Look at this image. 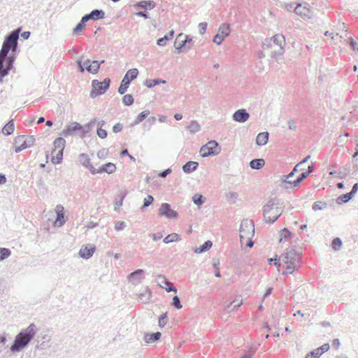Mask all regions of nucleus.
<instances>
[{"instance_id": "31", "label": "nucleus", "mask_w": 358, "mask_h": 358, "mask_svg": "<svg viewBox=\"0 0 358 358\" xmlns=\"http://www.w3.org/2000/svg\"><path fill=\"white\" fill-rule=\"evenodd\" d=\"M213 245L212 241L208 240L204 242L200 247L196 248L194 249V252L197 254L203 253L204 252L208 251Z\"/></svg>"}, {"instance_id": "7", "label": "nucleus", "mask_w": 358, "mask_h": 358, "mask_svg": "<svg viewBox=\"0 0 358 358\" xmlns=\"http://www.w3.org/2000/svg\"><path fill=\"white\" fill-rule=\"evenodd\" d=\"M138 74V71L137 69H129L126 74L124 75L123 79L121 81L120 85L118 87V92L120 94H124L127 88L129 87L130 83L131 80L136 78Z\"/></svg>"}, {"instance_id": "17", "label": "nucleus", "mask_w": 358, "mask_h": 358, "mask_svg": "<svg viewBox=\"0 0 358 358\" xmlns=\"http://www.w3.org/2000/svg\"><path fill=\"white\" fill-rule=\"evenodd\" d=\"M143 274L144 271L143 269H136L129 275V280L133 284L140 283L143 278Z\"/></svg>"}, {"instance_id": "57", "label": "nucleus", "mask_w": 358, "mask_h": 358, "mask_svg": "<svg viewBox=\"0 0 358 358\" xmlns=\"http://www.w3.org/2000/svg\"><path fill=\"white\" fill-rule=\"evenodd\" d=\"M96 133L98 136L101 138H106L108 135L106 130L103 129L102 128H97Z\"/></svg>"}, {"instance_id": "46", "label": "nucleus", "mask_w": 358, "mask_h": 358, "mask_svg": "<svg viewBox=\"0 0 358 358\" xmlns=\"http://www.w3.org/2000/svg\"><path fill=\"white\" fill-rule=\"evenodd\" d=\"M181 36H182V34H180L177 36L176 40L174 43V46H175L176 49L182 48L183 47H185L186 45V41H185L184 40L180 41H179V38Z\"/></svg>"}, {"instance_id": "11", "label": "nucleus", "mask_w": 358, "mask_h": 358, "mask_svg": "<svg viewBox=\"0 0 358 358\" xmlns=\"http://www.w3.org/2000/svg\"><path fill=\"white\" fill-rule=\"evenodd\" d=\"M229 25L228 24H222L219 28L218 33L213 37V41L217 45H220L224 38L229 35Z\"/></svg>"}, {"instance_id": "25", "label": "nucleus", "mask_w": 358, "mask_h": 358, "mask_svg": "<svg viewBox=\"0 0 358 358\" xmlns=\"http://www.w3.org/2000/svg\"><path fill=\"white\" fill-rule=\"evenodd\" d=\"M271 40L274 45L279 46L281 49H282L285 45V38L282 34H275L273 36Z\"/></svg>"}, {"instance_id": "44", "label": "nucleus", "mask_w": 358, "mask_h": 358, "mask_svg": "<svg viewBox=\"0 0 358 358\" xmlns=\"http://www.w3.org/2000/svg\"><path fill=\"white\" fill-rule=\"evenodd\" d=\"M192 201L196 205L201 206L205 202V198L202 194H196L192 197Z\"/></svg>"}, {"instance_id": "45", "label": "nucleus", "mask_w": 358, "mask_h": 358, "mask_svg": "<svg viewBox=\"0 0 358 358\" xmlns=\"http://www.w3.org/2000/svg\"><path fill=\"white\" fill-rule=\"evenodd\" d=\"M151 297V292L146 291L144 293H141L138 296V298L141 301H143V303H146L148 302Z\"/></svg>"}, {"instance_id": "14", "label": "nucleus", "mask_w": 358, "mask_h": 358, "mask_svg": "<svg viewBox=\"0 0 358 358\" xmlns=\"http://www.w3.org/2000/svg\"><path fill=\"white\" fill-rule=\"evenodd\" d=\"M105 17V13L101 9H94L92 10L90 13L85 15L82 18L83 21L86 22L90 20H98L101 19H103Z\"/></svg>"}, {"instance_id": "50", "label": "nucleus", "mask_w": 358, "mask_h": 358, "mask_svg": "<svg viewBox=\"0 0 358 358\" xmlns=\"http://www.w3.org/2000/svg\"><path fill=\"white\" fill-rule=\"evenodd\" d=\"M280 232H281L280 233V236L281 237H280V238L279 240L280 242H281L283 238L286 239V238H288L291 237L292 233L287 228H284L283 229L281 230Z\"/></svg>"}, {"instance_id": "64", "label": "nucleus", "mask_w": 358, "mask_h": 358, "mask_svg": "<svg viewBox=\"0 0 358 358\" xmlns=\"http://www.w3.org/2000/svg\"><path fill=\"white\" fill-rule=\"evenodd\" d=\"M107 154L108 150L106 149H102L97 152V157L99 159H104L106 157Z\"/></svg>"}, {"instance_id": "53", "label": "nucleus", "mask_w": 358, "mask_h": 358, "mask_svg": "<svg viewBox=\"0 0 358 358\" xmlns=\"http://www.w3.org/2000/svg\"><path fill=\"white\" fill-rule=\"evenodd\" d=\"M25 140H26V141H25L24 147L26 148H30L34 145V142H35V138L33 136H27V137L25 136Z\"/></svg>"}, {"instance_id": "30", "label": "nucleus", "mask_w": 358, "mask_h": 358, "mask_svg": "<svg viewBox=\"0 0 358 358\" xmlns=\"http://www.w3.org/2000/svg\"><path fill=\"white\" fill-rule=\"evenodd\" d=\"M65 144H66V141L64 140V138H62V137L57 138L53 142V145L55 147V148H54L55 152H57V150H64V149L65 148Z\"/></svg>"}, {"instance_id": "16", "label": "nucleus", "mask_w": 358, "mask_h": 358, "mask_svg": "<svg viewBox=\"0 0 358 358\" xmlns=\"http://www.w3.org/2000/svg\"><path fill=\"white\" fill-rule=\"evenodd\" d=\"M250 117L249 113L245 109H238L235 111L232 115V118L235 122L244 123L248 120Z\"/></svg>"}, {"instance_id": "40", "label": "nucleus", "mask_w": 358, "mask_h": 358, "mask_svg": "<svg viewBox=\"0 0 358 358\" xmlns=\"http://www.w3.org/2000/svg\"><path fill=\"white\" fill-rule=\"evenodd\" d=\"M104 62V60H101V62L94 60L91 61L92 66H90L92 68L90 71V73H96L100 68V65Z\"/></svg>"}, {"instance_id": "41", "label": "nucleus", "mask_w": 358, "mask_h": 358, "mask_svg": "<svg viewBox=\"0 0 358 358\" xmlns=\"http://www.w3.org/2000/svg\"><path fill=\"white\" fill-rule=\"evenodd\" d=\"M11 255V251L8 248H0V262L7 259Z\"/></svg>"}, {"instance_id": "21", "label": "nucleus", "mask_w": 358, "mask_h": 358, "mask_svg": "<svg viewBox=\"0 0 358 358\" xmlns=\"http://www.w3.org/2000/svg\"><path fill=\"white\" fill-rule=\"evenodd\" d=\"M269 134L267 131L259 133L256 138V143L258 145L262 146L267 143L268 140Z\"/></svg>"}, {"instance_id": "54", "label": "nucleus", "mask_w": 358, "mask_h": 358, "mask_svg": "<svg viewBox=\"0 0 358 358\" xmlns=\"http://www.w3.org/2000/svg\"><path fill=\"white\" fill-rule=\"evenodd\" d=\"M172 305L177 309H180L182 307L180 303V299L178 296H174L173 297Z\"/></svg>"}, {"instance_id": "60", "label": "nucleus", "mask_w": 358, "mask_h": 358, "mask_svg": "<svg viewBox=\"0 0 358 358\" xmlns=\"http://www.w3.org/2000/svg\"><path fill=\"white\" fill-rule=\"evenodd\" d=\"M207 23L206 22H201L199 23V33L201 34H203L206 31V29H207Z\"/></svg>"}, {"instance_id": "24", "label": "nucleus", "mask_w": 358, "mask_h": 358, "mask_svg": "<svg viewBox=\"0 0 358 358\" xmlns=\"http://www.w3.org/2000/svg\"><path fill=\"white\" fill-rule=\"evenodd\" d=\"M265 164V161L262 158L254 159L250 162V166L252 169L259 170Z\"/></svg>"}, {"instance_id": "52", "label": "nucleus", "mask_w": 358, "mask_h": 358, "mask_svg": "<svg viewBox=\"0 0 358 358\" xmlns=\"http://www.w3.org/2000/svg\"><path fill=\"white\" fill-rule=\"evenodd\" d=\"M153 201H154L153 196L151 195H148V196L144 199L143 205L142 206V210H143L145 208H147L149 206H150L152 204V203L153 202Z\"/></svg>"}, {"instance_id": "39", "label": "nucleus", "mask_w": 358, "mask_h": 358, "mask_svg": "<svg viewBox=\"0 0 358 358\" xmlns=\"http://www.w3.org/2000/svg\"><path fill=\"white\" fill-rule=\"evenodd\" d=\"M309 176L308 173H307L306 171H303L302 172L299 176H298L296 178V180H294L293 181V186L294 187H298L299 185V184L304 180L306 179L308 176Z\"/></svg>"}, {"instance_id": "34", "label": "nucleus", "mask_w": 358, "mask_h": 358, "mask_svg": "<svg viewBox=\"0 0 358 358\" xmlns=\"http://www.w3.org/2000/svg\"><path fill=\"white\" fill-rule=\"evenodd\" d=\"M150 114V111L148 110H144L138 115L135 120L131 124V126H134L136 124H139L142 121H143Z\"/></svg>"}, {"instance_id": "36", "label": "nucleus", "mask_w": 358, "mask_h": 358, "mask_svg": "<svg viewBox=\"0 0 358 358\" xmlns=\"http://www.w3.org/2000/svg\"><path fill=\"white\" fill-rule=\"evenodd\" d=\"M352 198H353V196H352V194H350L348 192V193L340 195L337 198L336 202L338 204L345 203H348V201H350Z\"/></svg>"}, {"instance_id": "42", "label": "nucleus", "mask_w": 358, "mask_h": 358, "mask_svg": "<svg viewBox=\"0 0 358 358\" xmlns=\"http://www.w3.org/2000/svg\"><path fill=\"white\" fill-rule=\"evenodd\" d=\"M327 208V203L324 201H316L313 205V210L314 211L321 210Z\"/></svg>"}, {"instance_id": "63", "label": "nucleus", "mask_w": 358, "mask_h": 358, "mask_svg": "<svg viewBox=\"0 0 358 358\" xmlns=\"http://www.w3.org/2000/svg\"><path fill=\"white\" fill-rule=\"evenodd\" d=\"M329 343H324L321 347L317 348V350H320V352L321 353V355L324 353L325 352H327L329 350Z\"/></svg>"}, {"instance_id": "32", "label": "nucleus", "mask_w": 358, "mask_h": 358, "mask_svg": "<svg viewBox=\"0 0 358 358\" xmlns=\"http://www.w3.org/2000/svg\"><path fill=\"white\" fill-rule=\"evenodd\" d=\"M64 213L63 211V207L60 205L57 206V217L56 222H59L60 226L65 223Z\"/></svg>"}, {"instance_id": "19", "label": "nucleus", "mask_w": 358, "mask_h": 358, "mask_svg": "<svg viewBox=\"0 0 358 358\" xmlns=\"http://www.w3.org/2000/svg\"><path fill=\"white\" fill-rule=\"evenodd\" d=\"M96 250V247L94 245H90V247L81 248L79 251V255L85 259H90L92 257Z\"/></svg>"}, {"instance_id": "35", "label": "nucleus", "mask_w": 358, "mask_h": 358, "mask_svg": "<svg viewBox=\"0 0 358 358\" xmlns=\"http://www.w3.org/2000/svg\"><path fill=\"white\" fill-rule=\"evenodd\" d=\"M191 134H195L201 131V125L195 120H192L187 126Z\"/></svg>"}, {"instance_id": "22", "label": "nucleus", "mask_w": 358, "mask_h": 358, "mask_svg": "<svg viewBox=\"0 0 358 358\" xmlns=\"http://www.w3.org/2000/svg\"><path fill=\"white\" fill-rule=\"evenodd\" d=\"M199 166V163L194 161H189L182 166V171L185 173H189L195 171Z\"/></svg>"}, {"instance_id": "23", "label": "nucleus", "mask_w": 358, "mask_h": 358, "mask_svg": "<svg viewBox=\"0 0 358 358\" xmlns=\"http://www.w3.org/2000/svg\"><path fill=\"white\" fill-rule=\"evenodd\" d=\"M156 6V3L152 1H143L138 2L135 4V7L138 8L143 9H153Z\"/></svg>"}, {"instance_id": "49", "label": "nucleus", "mask_w": 358, "mask_h": 358, "mask_svg": "<svg viewBox=\"0 0 358 358\" xmlns=\"http://www.w3.org/2000/svg\"><path fill=\"white\" fill-rule=\"evenodd\" d=\"M300 264H288L286 266V271L282 272L283 275L292 274L294 270L299 266Z\"/></svg>"}, {"instance_id": "18", "label": "nucleus", "mask_w": 358, "mask_h": 358, "mask_svg": "<svg viewBox=\"0 0 358 358\" xmlns=\"http://www.w3.org/2000/svg\"><path fill=\"white\" fill-rule=\"evenodd\" d=\"M299 167H296V165L294 167L293 170L287 176H283L282 180V186L285 188H289L288 185H293V180L292 178L296 173L299 171Z\"/></svg>"}, {"instance_id": "1", "label": "nucleus", "mask_w": 358, "mask_h": 358, "mask_svg": "<svg viewBox=\"0 0 358 358\" xmlns=\"http://www.w3.org/2000/svg\"><path fill=\"white\" fill-rule=\"evenodd\" d=\"M19 33L18 29L13 30L6 36L3 42L0 50V82H2L3 78L6 76L13 68L18 52Z\"/></svg>"}, {"instance_id": "59", "label": "nucleus", "mask_w": 358, "mask_h": 358, "mask_svg": "<svg viewBox=\"0 0 358 358\" xmlns=\"http://www.w3.org/2000/svg\"><path fill=\"white\" fill-rule=\"evenodd\" d=\"M96 122V120H92L90 122H88L86 126L84 127L85 131H87V133L92 129Z\"/></svg>"}, {"instance_id": "27", "label": "nucleus", "mask_w": 358, "mask_h": 358, "mask_svg": "<svg viewBox=\"0 0 358 358\" xmlns=\"http://www.w3.org/2000/svg\"><path fill=\"white\" fill-rule=\"evenodd\" d=\"M162 336V334L159 331L146 334L144 336V340L146 343H155L158 341Z\"/></svg>"}, {"instance_id": "56", "label": "nucleus", "mask_w": 358, "mask_h": 358, "mask_svg": "<svg viewBox=\"0 0 358 358\" xmlns=\"http://www.w3.org/2000/svg\"><path fill=\"white\" fill-rule=\"evenodd\" d=\"M167 313H163L159 317V326L163 327L166 324Z\"/></svg>"}, {"instance_id": "13", "label": "nucleus", "mask_w": 358, "mask_h": 358, "mask_svg": "<svg viewBox=\"0 0 358 358\" xmlns=\"http://www.w3.org/2000/svg\"><path fill=\"white\" fill-rule=\"evenodd\" d=\"M157 282L159 285L166 290L167 292H177V289L174 287L173 283L166 278L164 275H159L157 277Z\"/></svg>"}, {"instance_id": "26", "label": "nucleus", "mask_w": 358, "mask_h": 358, "mask_svg": "<svg viewBox=\"0 0 358 358\" xmlns=\"http://www.w3.org/2000/svg\"><path fill=\"white\" fill-rule=\"evenodd\" d=\"M174 34L175 32L173 30L170 31L164 37L157 39V44L160 46L165 45L169 41L173 38Z\"/></svg>"}, {"instance_id": "3", "label": "nucleus", "mask_w": 358, "mask_h": 358, "mask_svg": "<svg viewBox=\"0 0 358 358\" xmlns=\"http://www.w3.org/2000/svg\"><path fill=\"white\" fill-rule=\"evenodd\" d=\"M283 210V203L278 199H271L268 203L264 206V217L267 223H274L281 215Z\"/></svg>"}, {"instance_id": "6", "label": "nucleus", "mask_w": 358, "mask_h": 358, "mask_svg": "<svg viewBox=\"0 0 358 358\" xmlns=\"http://www.w3.org/2000/svg\"><path fill=\"white\" fill-rule=\"evenodd\" d=\"M110 84V79L108 78H105L102 82L98 80H92V90L91 92V96L95 97L97 95L104 94L109 88Z\"/></svg>"}, {"instance_id": "55", "label": "nucleus", "mask_w": 358, "mask_h": 358, "mask_svg": "<svg viewBox=\"0 0 358 358\" xmlns=\"http://www.w3.org/2000/svg\"><path fill=\"white\" fill-rule=\"evenodd\" d=\"M25 136H18L15 138L14 145H20L24 146L25 145Z\"/></svg>"}, {"instance_id": "10", "label": "nucleus", "mask_w": 358, "mask_h": 358, "mask_svg": "<svg viewBox=\"0 0 358 358\" xmlns=\"http://www.w3.org/2000/svg\"><path fill=\"white\" fill-rule=\"evenodd\" d=\"M220 150L219 144L217 141L212 140L203 145L200 149V155L202 157H207L211 155H217Z\"/></svg>"}, {"instance_id": "9", "label": "nucleus", "mask_w": 358, "mask_h": 358, "mask_svg": "<svg viewBox=\"0 0 358 358\" xmlns=\"http://www.w3.org/2000/svg\"><path fill=\"white\" fill-rule=\"evenodd\" d=\"M240 238H250L255 234V224L252 220H245L240 226Z\"/></svg>"}, {"instance_id": "38", "label": "nucleus", "mask_w": 358, "mask_h": 358, "mask_svg": "<svg viewBox=\"0 0 358 358\" xmlns=\"http://www.w3.org/2000/svg\"><path fill=\"white\" fill-rule=\"evenodd\" d=\"M180 238V236L179 234H176V233H172L171 234H169L168 236H166L163 241L164 243L166 244H168V243H173V242H176V241H179V238Z\"/></svg>"}, {"instance_id": "8", "label": "nucleus", "mask_w": 358, "mask_h": 358, "mask_svg": "<svg viewBox=\"0 0 358 358\" xmlns=\"http://www.w3.org/2000/svg\"><path fill=\"white\" fill-rule=\"evenodd\" d=\"M294 13L303 20L310 19L313 15V8L307 2L297 3Z\"/></svg>"}, {"instance_id": "12", "label": "nucleus", "mask_w": 358, "mask_h": 358, "mask_svg": "<svg viewBox=\"0 0 358 358\" xmlns=\"http://www.w3.org/2000/svg\"><path fill=\"white\" fill-rule=\"evenodd\" d=\"M159 213L162 216H164L168 218H176L178 213L171 208V205L168 203H164L161 205L159 209Z\"/></svg>"}, {"instance_id": "51", "label": "nucleus", "mask_w": 358, "mask_h": 358, "mask_svg": "<svg viewBox=\"0 0 358 358\" xmlns=\"http://www.w3.org/2000/svg\"><path fill=\"white\" fill-rule=\"evenodd\" d=\"M321 356V353L320 352V350L315 349L313 351H311L310 353L307 354L306 355V358H320Z\"/></svg>"}, {"instance_id": "20", "label": "nucleus", "mask_w": 358, "mask_h": 358, "mask_svg": "<svg viewBox=\"0 0 358 358\" xmlns=\"http://www.w3.org/2000/svg\"><path fill=\"white\" fill-rule=\"evenodd\" d=\"M116 170V166L112 162H108L102 165L99 169H96V173H107L111 174Z\"/></svg>"}, {"instance_id": "47", "label": "nucleus", "mask_w": 358, "mask_h": 358, "mask_svg": "<svg viewBox=\"0 0 358 358\" xmlns=\"http://www.w3.org/2000/svg\"><path fill=\"white\" fill-rule=\"evenodd\" d=\"M134 99L131 94H126L122 98V102L126 106H131L134 103Z\"/></svg>"}, {"instance_id": "4", "label": "nucleus", "mask_w": 358, "mask_h": 358, "mask_svg": "<svg viewBox=\"0 0 358 358\" xmlns=\"http://www.w3.org/2000/svg\"><path fill=\"white\" fill-rule=\"evenodd\" d=\"M87 134V131H85L84 127L77 122H72L64 129L61 135L64 137L73 136L78 135L83 138Z\"/></svg>"}, {"instance_id": "28", "label": "nucleus", "mask_w": 358, "mask_h": 358, "mask_svg": "<svg viewBox=\"0 0 358 358\" xmlns=\"http://www.w3.org/2000/svg\"><path fill=\"white\" fill-rule=\"evenodd\" d=\"M15 126L13 120H10L2 128V133L6 136H9L14 131Z\"/></svg>"}, {"instance_id": "37", "label": "nucleus", "mask_w": 358, "mask_h": 358, "mask_svg": "<svg viewBox=\"0 0 358 358\" xmlns=\"http://www.w3.org/2000/svg\"><path fill=\"white\" fill-rule=\"evenodd\" d=\"M85 21H83V19L81 18V20L76 24V26L73 29V34L79 35L83 30L85 28Z\"/></svg>"}, {"instance_id": "15", "label": "nucleus", "mask_w": 358, "mask_h": 358, "mask_svg": "<svg viewBox=\"0 0 358 358\" xmlns=\"http://www.w3.org/2000/svg\"><path fill=\"white\" fill-rule=\"evenodd\" d=\"M80 164L85 168L90 170L92 174L96 173V169L93 166L90 162V159L88 155L85 153H82L78 157Z\"/></svg>"}, {"instance_id": "62", "label": "nucleus", "mask_w": 358, "mask_h": 358, "mask_svg": "<svg viewBox=\"0 0 358 358\" xmlns=\"http://www.w3.org/2000/svg\"><path fill=\"white\" fill-rule=\"evenodd\" d=\"M171 172H172L171 169V168H168V169H165L164 171H161L158 174V176L160 177V178H166L167 176V175H169Z\"/></svg>"}, {"instance_id": "43", "label": "nucleus", "mask_w": 358, "mask_h": 358, "mask_svg": "<svg viewBox=\"0 0 358 358\" xmlns=\"http://www.w3.org/2000/svg\"><path fill=\"white\" fill-rule=\"evenodd\" d=\"M343 245V242H342V240L340 238H335L333 241H332V244H331V246H332V248L335 250V251H338L341 250V246Z\"/></svg>"}, {"instance_id": "61", "label": "nucleus", "mask_w": 358, "mask_h": 358, "mask_svg": "<svg viewBox=\"0 0 358 358\" xmlns=\"http://www.w3.org/2000/svg\"><path fill=\"white\" fill-rule=\"evenodd\" d=\"M83 65L84 66L85 69L90 73L92 69L90 67L92 66L91 60L87 59L83 63Z\"/></svg>"}, {"instance_id": "29", "label": "nucleus", "mask_w": 358, "mask_h": 358, "mask_svg": "<svg viewBox=\"0 0 358 358\" xmlns=\"http://www.w3.org/2000/svg\"><path fill=\"white\" fill-rule=\"evenodd\" d=\"M63 152H64V150H57V152H55V150H53L52 152V163L56 164H59L62 163V159H63Z\"/></svg>"}, {"instance_id": "5", "label": "nucleus", "mask_w": 358, "mask_h": 358, "mask_svg": "<svg viewBox=\"0 0 358 358\" xmlns=\"http://www.w3.org/2000/svg\"><path fill=\"white\" fill-rule=\"evenodd\" d=\"M301 252L296 251L294 248L287 249L285 252L282 253L280 256L279 260L282 261L283 263L286 264H301Z\"/></svg>"}, {"instance_id": "2", "label": "nucleus", "mask_w": 358, "mask_h": 358, "mask_svg": "<svg viewBox=\"0 0 358 358\" xmlns=\"http://www.w3.org/2000/svg\"><path fill=\"white\" fill-rule=\"evenodd\" d=\"M37 333L36 326L31 323L26 329L20 331L15 337L10 350L12 352H19L25 349Z\"/></svg>"}, {"instance_id": "48", "label": "nucleus", "mask_w": 358, "mask_h": 358, "mask_svg": "<svg viewBox=\"0 0 358 358\" xmlns=\"http://www.w3.org/2000/svg\"><path fill=\"white\" fill-rule=\"evenodd\" d=\"M6 336V334H0V353L3 352L7 347L6 345L7 341Z\"/></svg>"}, {"instance_id": "33", "label": "nucleus", "mask_w": 358, "mask_h": 358, "mask_svg": "<svg viewBox=\"0 0 358 358\" xmlns=\"http://www.w3.org/2000/svg\"><path fill=\"white\" fill-rule=\"evenodd\" d=\"M166 80H162V79H159V78H156V79H154V80H148L147 79L145 83H144V85L148 87V88H152L157 85H159L161 83L162 84H164L166 83Z\"/></svg>"}, {"instance_id": "58", "label": "nucleus", "mask_w": 358, "mask_h": 358, "mask_svg": "<svg viewBox=\"0 0 358 358\" xmlns=\"http://www.w3.org/2000/svg\"><path fill=\"white\" fill-rule=\"evenodd\" d=\"M126 227V224L123 221H118L115 223V229L117 231H122Z\"/></svg>"}]
</instances>
